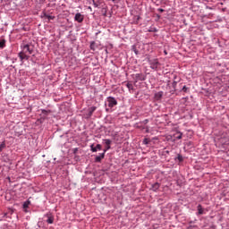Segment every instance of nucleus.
I'll return each instance as SVG.
<instances>
[{"label":"nucleus","instance_id":"nucleus-17","mask_svg":"<svg viewBox=\"0 0 229 229\" xmlns=\"http://www.w3.org/2000/svg\"><path fill=\"white\" fill-rule=\"evenodd\" d=\"M91 51H94L96 49V42L92 41L89 46Z\"/></svg>","mask_w":229,"mask_h":229},{"label":"nucleus","instance_id":"nucleus-21","mask_svg":"<svg viewBox=\"0 0 229 229\" xmlns=\"http://www.w3.org/2000/svg\"><path fill=\"white\" fill-rule=\"evenodd\" d=\"M143 142H144L145 144H148V143H149V140L144 139Z\"/></svg>","mask_w":229,"mask_h":229},{"label":"nucleus","instance_id":"nucleus-12","mask_svg":"<svg viewBox=\"0 0 229 229\" xmlns=\"http://www.w3.org/2000/svg\"><path fill=\"white\" fill-rule=\"evenodd\" d=\"M182 135L183 134L181 131H177L174 134V139H177L178 140H180L182 139Z\"/></svg>","mask_w":229,"mask_h":229},{"label":"nucleus","instance_id":"nucleus-26","mask_svg":"<svg viewBox=\"0 0 229 229\" xmlns=\"http://www.w3.org/2000/svg\"><path fill=\"white\" fill-rule=\"evenodd\" d=\"M159 12H164V9H159Z\"/></svg>","mask_w":229,"mask_h":229},{"label":"nucleus","instance_id":"nucleus-14","mask_svg":"<svg viewBox=\"0 0 229 229\" xmlns=\"http://www.w3.org/2000/svg\"><path fill=\"white\" fill-rule=\"evenodd\" d=\"M153 191H158V189H160V184L158 182H156L153 186H152Z\"/></svg>","mask_w":229,"mask_h":229},{"label":"nucleus","instance_id":"nucleus-11","mask_svg":"<svg viewBox=\"0 0 229 229\" xmlns=\"http://www.w3.org/2000/svg\"><path fill=\"white\" fill-rule=\"evenodd\" d=\"M198 209V215L199 216H203V214L205 213V210L203 209V207H201V205H199L197 207Z\"/></svg>","mask_w":229,"mask_h":229},{"label":"nucleus","instance_id":"nucleus-28","mask_svg":"<svg viewBox=\"0 0 229 229\" xmlns=\"http://www.w3.org/2000/svg\"><path fill=\"white\" fill-rule=\"evenodd\" d=\"M137 53H139L138 51H135V54L137 55Z\"/></svg>","mask_w":229,"mask_h":229},{"label":"nucleus","instance_id":"nucleus-13","mask_svg":"<svg viewBox=\"0 0 229 229\" xmlns=\"http://www.w3.org/2000/svg\"><path fill=\"white\" fill-rule=\"evenodd\" d=\"M162 96H163V93L162 92H157V93H156V95H155V98L156 99H162Z\"/></svg>","mask_w":229,"mask_h":229},{"label":"nucleus","instance_id":"nucleus-6","mask_svg":"<svg viewBox=\"0 0 229 229\" xmlns=\"http://www.w3.org/2000/svg\"><path fill=\"white\" fill-rule=\"evenodd\" d=\"M135 80H136V82L137 81H144V80H146V76H144V74H142V73H136Z\"/></svg>","mask_w":229,"mask_h":229},{"label":"nucleus","instance_id":"nucleus-27","mask_svg":"<svg viewBox=\"0 0 229 229\" xmlns=\"http://www.w3.org/2000/svg\"><path fill=\"white\" fill-rule=\"evenodd\" d=\"M48 18H49V19H53V17H51V16H49Z\"/></svg>","mask_w":229,"mask_h":229},{"label":"nucleus","instance_id":"nucleus-16","mask_svg":"<svg viewBox=\"0 0 229 229\" xmlns=\"http://www.w3.org/2000/svg\"><path fill=\"white\" fill-rule=\"evenodd\" d=\"M96 112V106H92L89 108V115H92Z\"/></svg>","mask_w":229,"mask_h":229},{"label":"nucleus","instance_id":"nucleus-10","mask_svg":"<svg viewBox=\"0 0 229 229\" xmlns=\"http://www.w3.org/2000/svg\"><path fill=\"white\" fill-rule=\"evenodd\" d=\"M105 158V153H101L99 156H97L95 158V162H101Z\"/></svg>","mask_w":229,"mask_h":229},{"label":"nucleus","instance_id":"nucleus-1","mask_svg":"<svg viewBox=\"0 0 229 229\" xmlns=\"http://www.w3.org/2000/svg\"><path fill=\"white\" fill-rule=\"evenodd\" d=\"M148 62L150 65V69H153L154 71H157V69H158V65H160L158 59L148 58Z\"/></svg>","mask_w":229,"mask_h":229},{"label":"nucleus","instance_id":"nucleus-22","mask_svg":"<svg viewBox=\"0 0 229 229\" xmlns=\"http://www.w3.org/2000/svg\"><path fill=\"white\" fill-rule=\"evenodd\" d=\"M178 160L182 162V160H183V157L182 156H178Z\"/></svg>","mask_w":229,"mask_h":229},{"label":"nucleus","instance_id":"nucleus-18","mask_svg":"<svg viewBox=\"0 0 229 229\" xmlns=\"http://www.w3.org/2000/svg\"><path fill=\"white\" fill-rule=\"evenodd\" d=\"M126 87L127 89H129V90H133V84H131V82H127Z\"/></svg>","mask_w":229,"mask_h":229},{"label":"nucleus","instance_id":"nucleus-24","mask_svg":"<svg viewBox=\"0 0 229 229\" xmlns=\"http://www.w3.org/2000/svg\"><path fill=\"white\" fill-rule=\"evenodd\" d=\"M148 123H149V120L148 119L144 120V124H148Z\"/></svg>","mask_w":229,"mask_h":229},{"label":"nucleus","instance_id":"nucleus-23","mask_svg":"<svg viewBox=\"0 0 229 229\" xmlns=\"http://www.w3.org/2000/svg\"><path fill=\"white\" fill-rule=\"evenodd\" d=\"M4 148V143H2L1 145H0V151H1V149H3Z\"/></svg>","mask_w":229,"mask_h":229},{"label":"nucleus","instance_id":"nucleus-5","mask_svg":"<svg viewBox=\"0 0 229 229\" xmlns=\"http://www.w3.org/2000/svg\"><path fill=\"white\" fill-rule=\"evenodd\" d=\"M104 143L106 144V147L104 148V153H106L108 151V149H110L112 147V140H108V139H106V140H103Z\"/></svg>","mask_w":229,"mask_h":229},{"label":"nucleus","instance_id":"nucleus-3","mask_svg":"<svg viewBox=\"0 0 229 229\" xmlns=\"http://www.w3.org/2000/svg\"><path fill=\"white\" fill-rule=\"evenodd\" d=\"M21 52L25 53L26 55H33V48L30 45H24Z\"/></svg>","mask_w":229,"mask_h":229},{"label":"nucleus","instance_id":"nucleus-7","mask_svg":"<svg viewBox=\"0 0 229 229\" xmlns=\"http://www.w3.org/2000/svg\"><path fill=\"white\" fill-rule=\"evenodd\" d=\"M83 19H84V17L81 13H77L75 14L74 21H76L77 22H83Z\"/></svg>","mask_w":229,"mask_h":229},{"label":"nucleus","instance_id":"nucleus-25","mask_svg":"<svg viewBox=\"0 0 229 229\" xmlns=\"http://www.w3.org/2000/svg\"><path fill=\"white\" fill-rule=\"evenodd\" d=\"M48 111L43 110L42 114H47Z\"/></svg>","mask_w":229,"mask_h":229},{"label":"nucleus","instance_id":"nucleus-4","mask_svg":"<svg viewBox=\"0 0 229 229\" xmlns=\"http://www.w3.org/2000/svg\"><path fill=\"white\" fill-rule=\"evenodd\" d=\"M19 58L21 59V64H24V60H30V55H28V54L21 51L18 54Z\"/></svg>","mask_w":229,"mask_h":229},{"label":"nucleus","instance_id":"nucleus-20","mask_svg":"<svg viewBox=\"0 0 229 229\" xmlns=\"http://www.w3.org/2000/svg\"><path fill=\"white\" fill-rule=\"evenodd\" d=\"M188 89H189V88H187V86L182 87V92H187Z\"/></svg>","mask_w":229,"mask_h":229},{"label":"nucleus","instance_id":"nucleus-19","mask_svg":"<svg viewBox=\"0 0 229 229\" xmlns=\"http://www.w3.org/2000/svg\"><path fill=\"white\" fill-rule=\"evenodd\" d=\"M31 202L30 201V200H27V201H25L24 203H23V208H28V207H30V204Z\"/></svg>","mask_w":229,"mask_h":229},{"label":"nucleus","instance_id":"nucleus-2","mask_svg":"<svg viewBox=\"0 0 229 229\" xmlns=\"http://www.w3.org/2000/svg\"><path fill=\"white\" fill-rule=\"evenodd\" d=\"M107 103H108L109 108H114V106H117V100H115V98L114 97H108Z\"/></svg>","mask_w":229,"mask_h":229},{"label":"nucleus","instance_id":"nucleus-15","mask_svg":"<svg viewBox=\"0 0 229 229\" xmlns=\"http://www.w3.org/2000/svg\"><path fill=\"white\" fill-rule=\"evenodd\" d=\"M6 46V40L3 39L0 41V49H3Z\"/></svg>","mask_w":229,"mask_h":229},{"label":"nucleus","instance_id":"nucleus-8","mask_svg":"<svg viewBox=\"0 0 229 229\" xmlns=\"http://www.w3.org/2000/svg\"><path fill=\"white\" fill-rule=\"evenodd\" d=\"M90 148H91V151L93 152V153H96V152H98V151H101V149H102V146H101V144H98L96 147H94V144H92L91 146H90Z\"/></svg>","mask_w":229,"mask_h":229},{"label":"nucleus","instance_id":"nucleus-9","mask_svg":"<svg viewBox=\"0 0 229 229\" xmlns=\"http://www.w3.org/2000/svg\"><path fill=\"white\" fill-rule=\"evenodd\" d=\"M47 223H48V225H53V223H55V216L48 215L47 216Z\"/></svg>","mask_w":229,"mask_h":229}]
</instances>
